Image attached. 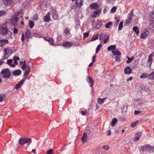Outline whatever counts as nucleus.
<instances>
[{"instance_id": "30", "label": "nucleus", "mask_w": 154, "mask_h": 154, "mask_svg": "<svg viewBox=\"0 0 154 154\" xmlns=\"http://www.w3.org/2000/svg\"><path fill=\"white\" fill-rule=\"evenodd\" d=\"M140 77L141 79L146 78L147 77L148 78L149 74L146 73H143L140 75Z\"/></svg>"}, {"instance_id": "58", "label": "nucleus", "mask_w": 154, "mask_h": 154, "mask_svg": "<svg viewBox=\"0 0 154 154\" xmlns=\"http://www.w3.org/2000/svg\"><path fill=\"white\" fill-rule=\"evenodd\" d=\"M61 35H59L58 36H57V41H58V40H60L61 39H62V37H61Z\"/></svg>"}, {"instance_id": "48", "label": "nucleus", "mask_w": 154, "mask_h": 154, "mask_svg": "<svg viewBox=\"0 0 154 154\" xmlns=\"http://www.w3.org/2000/svg\"><path fill=\"white\" fill-rule=\"evenodd\" d=\"M83 38L87 37L89 35V33L88 32H85L83 34Z\"/></svg>"}, {"instance_id": "56", "label": "nucleus", "mask_w": 154, "mask_h": 154, "mask_svg": "<svg viewBox=\"0 0 154 154\" xmlns=\"http://www.w3.org/2000/svg\"><path fill=\"white\" fill-rule=\"evenodd\" d=\"M38 19V16L37 14H35L33 16V19L35 20H37Z\"/></svg>"}, {"instance_id": "7", "label": "nucleus", "mask_w": 154, "mask_h": 154, "mask_svg": "<svg viewBox=\"0 0 154 154\" xmlns=\"http://www.w3.org/2000/svg\"><path fill=\"white\" fill-rule=\"evenodd\" d=\"M149 23L154 26V11L152 12L150 15Z\"/></svg>"}, {"instance_id": "38", "label": "nucleus", "mask_w": 154, "mask_h": 154, "mask_svg": "<svg viewBox=\"0 0 154 154\" xmlns=\"http://www.w3.org/2000/svg\"><path fill=\"white\" fill-rule=\"evenodd\" d=\"M123 22H120L118 27V29L119 30H121L123 28Z\"/></svg>"}, {"instance_id": "43", "label": "nucleus", "mask_w": 154, "mask_h": 154, "mask_svg": "<svg viewBox=\"0 0 154 154\" xmlns=\"http://www.w3.org/2000/svg\"><path fill=\"white\" fill-rule=\"evenodd\" d=\"M148 151L150 153L154 152V146H152L150 149H149Z\"/></svg>"}, {"instance_id": "5", "label": "nucleus", "mask_w": 154, "mask_h": 154, "mask_svg": "<svg viewBox=\"0 0 154 154\" xmlns=\"http://www.w3.org/2000/svg\"><path fill=\"white\" fill-rule=\"evenodd\" d=\"M129 17L126 21L125 23L127 25H129L131 22L132 20V17L134 16L133 15V11H131L130 12L129 14Z\"/></svg>"}, {"instance_id": "11", "label": "nucleus", "mask_w": 154, "mask_h": 154, "mask_svg": "<svg viewBox=\"0 0 154 154\" xmlns=\"http://www.w3.org/2000/svg\"><path fill=\"white\" fill-rule=\"evenodd\" d=\"M82 3V0H76L75 4L76 7L79 8L83 5Z\"/></svg>"}, {"instance_id": "57", "label": "nucleus", "mask_w": 154, "mask_h": 154, "mask_svg": "<svg viewBox=\"0 0 154 154\" xmlns=\"http://www.w3.org/2000/svg\"><path fill=\"white\" fill-rule=\"evenodd\" d=\"M96 57L95 55H94L93 56L92 59V62H94L96 61L95 59H96Z\"/></svg>"}, {"instance_id": "31", "label": "nucleus", "mask_w": 154, "mask_h": 154, "mask_svg": "<svg viewBox=\"0 0 154 154\" xmlns=\"http://www.w3.org/2000/svg\"><path fill=\"white\" fill-rule=\"evenodd\" d=\"M133 30L134 32L137 35H138L139 33V31L138 27L135 26L133 28Z\"/></svg>"}, {"instance_id": "22", "label": "nucleus", "mask_w": 154, "mask_h": 154, "mask_svg": "<svg viewBox=\"0 0 154 154\" xmlns=\"http://www.w3.org/2000/svg\"><path fill=\"white\" fill-rule=\"evenodd\" d=\"M8 49H4V55L3 57L2 60H4L6 59L8 57V53L7 52V51Z\"/></svg>"}, {"instance_id": "9", "label": "nucleus", "mask_w": 154, "mask_h": 154, "mask_svg": "<svg viewBox=\"0 0 154 154\" xmlns=\"http://www.w3.org/2000/svg\"><path fill=\"white\" fill-rule=\"evenodd\" d=\"M52 15L53 18L54 20H57L58 18V15L57 14V11L56 10H52Z\"/></svg>"}, {"instance_id": "64", "label": "nucleus", "mask_w": 154, "mask_h": 154, "mask_svg": "<svg viewBox=\"0 0 154 154\" xmlns=\"http://www.w3.org/2000/svg\"><path fill=\"white\" fill-rule=\"evenodd\" d=\"M128 107L127 106H123V110L126 111Z\"/></svg>"}, {"instance_id": "4", "label": "nucleus", "mask_w": 154, "mask_h": 154, "mask_svg": "<svg viewBox=\"0 0 154 154\" xmlns=\"http://www.w3.org/2000/svg\"><path fill=\"white\" fill-rule=\"evenodd\" d=\"M19 142L21 145H22L26 143H29V144H30L32 142V139L29 138H20L19 139Z\"/></svg>"}, {"instance_id": "12", "label": "nucleus", "mask_w": 154, "mask_h": 154, "mask_svg": "<svg viewBox=\"0 0 154 154\" xmlns=\"http://www.w3.org/2000/svg\"><path fill=\"white\" fill-rule=\"evenodd\" d=\"M124 72L125 74H130L131 73L132 70L130 67L127 66L125 68Z\"/></svg>"}, {"instance_id": "23", "label": "nucleus", "mask_w": 154, "mask_h": 154, "mask_svg": "<svg viewBox=\"0 0 154 154\" xmlns=\"http://www.w3.org/2000/svg\"><path fill=\"white\" fill-rule=\"evenodd\" d=\"M21 71L20 70L18 69L13 71L12 73L14 75H19L21 74Z\"/></svg>"}, {"instance_id": "46", "label": "nucleus", "mask_w": 154, "mask_h": 154, "mask_svg": "<svg viewBox=\"0 0 154 154\" xmlns=\"http://www.w3.org/2000/svg\"><path fill=\"white\" fill-rule=\"evenodd\" d=\"M12 62H13V60L12 59L8 60H7V64H8V65H9L10 66V65L12 64Z\"/></svg>"}, {"instance_id": "29", "label": "nucleus", "mask_w": 154, "mask_h": 154, "mask_svg": "<svg viewBox=\"0 0 154 154\" xmlns=\"http://www.w3.org/2000/svg\"><path fill=\"white\" fill-rule=\"evenodd\" d=\"M148 79L151 80H154V72L149 74Z\"/></svg>"}, {"instance_id": "18", "label": "nucleus", "mask_w": 154, "mask_h": 154, "mask_svg": "<svg viewBox=\"0 0 154 154\" xmlns=\"http://www.w3.org/2000/svg\"><path fill=\"white\" fill-rule=\"evenodd\" d=\"M26 70L24 72V76L26 77L29 74L30 71V68L29 66H27Z\"/></svg>"}, {"instance_id": "40", "label": "nucleus", "mask_w": 154, "mask_h": 154, "mask_svg": "<svg viewBox=\"0 0 154 154\" xmlns=\"http://www.w3.org/2000/svg\"><path fill=\"white\" fill-rule=\"evenodd\" d=\"M105 34L101 33L99 35V40H103V38L105 37Z\"/></svg>"}, {"instance_id": "55", "label": "nucleus", "mask_w": 154, "mask_h": 154, "mask_svg": "<svg viewBox=\"0 0 154 154\" xmlns=\"http://www.w3.org/2000/svg\"><path fill=\"white\" fill-rule=\"evenodd\" d=\"M103 148L105 150H108L109 149V147L107 145H105L103 147Z\"/></svg>"}, {"instance_id": "35", "label": "nucleus", "mask_w": 154, "mask_h": 154, "mask_svg": "<svg viewBox=\"0 0 154 154\" xmlns=\"http://www.w3.org/2000/svg\"><path fill=\"white\" fill-rule=\"evenodd\" d=\"M45 39L46 41L50 43L53 45V40L51 38H45Z\"/></svg>"}, {"instance_id": "61", "label": "nucleus", "mask_w": 154, "mask_h": 154, "mask_svg": "<svg viewBox=\"0 0 154 154\" xmlns=\"http://www.w3.org/2000/svg\"><path fill=\"white\" fill-rule=\"evenodd\" d=\"M141 111L139 110L138 111H135L134 112V113L135 115H137L138 114V113H140Z\"/></svg>"}, {"instance_id": "14", "label": "nucleus", "mask_w": 154, "mask_h": 154, "mask_svg": "<svg viewBox=\"0 0 154 154\" xmlns=\"http://www.w3.org/2000/svg\"><path fill=\"white\" fill-rule=\"evenodd\" d=\"M135 134V136L134 139V141H137L139 139L140 137L142 135V132H139L138 133H136Z\"/></svg>"}, {"instance_id": "17", "label": "nucleus", "mask_w": 154, "mask_h": 154, "mask_svg": "<svg viewBox=\"0 0 154 154\" xmlns=\"http://www.w3.org/2000/svg\"><path fill=\"white\" fill-rule=\"evenodd\" d=\"M51 13L50 12H48L47 14L45 16V18L44 20V21L48 22L50 20V16Z\"/></svg>"}, {"instance_id": "28", "label": "nucleus", "mask_w": 154, "mask_h": 154, "mask_svg": "<svg viewBox=\"0 0 154 154\" xmlns=\"http://www.w3.org/2000/svg\"><path fill=\"white\" fill-rule=\"evenodd\" d=\"M152 59L151 57L150 56L148 57V58L147 62L148 65L149 64V66H150L152 63Z\"/></svg>"}, {"instance_id": "50", "label": "nucleus", "mask_w": 154, "mask_h": 154, "mask_svg": "<svg viewBox=\"0 0 154 154\" xmlns=\"http://www.w3.org/2000/svg\"><path fill=\"white\" fill-rule=\"evenodd\" d=\"M27 66H26V64H23V66L21 67V69L23 70H24L25 69H26Z\"/></svg>"}, {"instance_id": "44", "label": "nucleus", "mask_w": 154, "mask_h": 154, "mask_svg": "<svg viewBox=\"0 0 154 154\" xmlns=\"http://www.w3.org/2000/svg\"><path fill=\"white\" fill-rule=\"evenodd\" d=\"M65 33L68 34L69 33V29L68 28H66L64 30Z\"/></svg>"}, {"instance_id": "62", "label": "nucleus", "mask_w": 154, "mask_h": 154, "mask_svg": "<svg viewBox=\"0 0 154 154\" xmlns=\"http://www.w3.org/2000/svg\"><path fill=\"white\" fill-rule=\"evenodd\" d=\"M14 60L17 61V60H19L20 58L18 57H15L14 58Z\"/></svg>"}, {"instance_id": "60", "label": "nucleus", "mask_w": 154, "mask_h": 154, "mask_svg": "<svg viewBox=\"0 0 154 154\" xmlns=\"http://www.w3.org/2000/svg\"><path fill=\"white\" fill-rule=\"evenodd\" d=\"M152 146H150L149 145L147 144L145 146V148H148V149H150V147H152Z\"/></svg>"}, {"instance_id": "37", "label": "nucleus", "mask_w": 154, "mask_h": 154, "mask_svg": "<svg viewBox=\"0 0 154 154\" xmlns=\"http://www.w3.org/2000/svg\"><path fill=\"white\" fill-rule=\"evenodd\" d=\"M102 47V45L100 44L96 48V53H98L99 51H100V49Z\"/></svg>"}, {"instance_id": "3", "label": "nucleus", "mask_w": 154, "mask_h": 154, "mask_svg": "<svg viewBox=\"0 0 154 154\" xmlns=\"http://www.w3.org/2000/svg\"><path fill=\"white\" fill-rule=\"evenodd\" d=\"M2 77L3 78L9 79L11 75V72L8 69H5L2 70L1 72Z\"/></svg>"}, {"instance_id": "49", "label": "nucleus", "mask_w": 154, "mask_h": 154, "mask_svg": "<svg viewBox=\"0 0 154 154\" xmlns=\"http://www.w3.org/2000/svg\"><path fill=\"white\" fill-rule=\"evenodd\" d=\"M127 58L128 59V60L126 61V63H131L132 61V60L131 59V58L129 57L128 56H127Z\"/></svg>"}, {"instance_id": "33", "label": "nucleus", "mask_w": 154, "mask_h": 154, "mask_svg": "<svg viewBox=\"0 0 154 154\" xmlns=\"http://www.w3.org/2000/svg\"><path fill=\"white\" fill-rule=\"evenodd\" d=\"M117 122V120L116 118H113L111 122V125L112 127L114 126L116 123Z\"/></svg>"}, {"instance_id": "59", "label": "nucleus", "mask_w": 154, "mask_h": 154, "mask_svg": "<svg viewBox=\"0 0 154 154\" xmlns=\"http://www.w3.org/2000/svg\"><path fill=\"white\" fill-rule=\"evenodd\" d=\"M115 19H116V26H117V25L118 24L120 20L118 19V18L117 17H116Z\"/></svg>"}, {"instance_id": "36", "label": "nucleus", "mask_w": 154, "mask_h": 154, "mask_svg": "<svg viewBox=\"0 0 154 154\" xmlns=\"http://www.w3.org/2000/svg\"><path fill=\"white\" fill-rule=\"evenodd\" d=\"M102 23L101 22H99L95 26V28L96 29H99L102 25Z\"/></svg>"}, {"instance_id": "52", "label": "nucleus", "mask_w": 154, "mask_h": 154, "mask_svg": "<svg viewBox=\"0 0 154 154\" xmlns=\"http://www.w3.org/2000/svg\"><path fill=\"white\" fill-rule=\"evenodd\" d=\"M53 151V149H50L47 152V154H52Z\"/></svg>"}, {"instance_id": "26", "label": "nucleus", "mask_w": 154, "mask_h": 154, "mask_svg": "<svg viewBox=\"0 0 154 154\" xmlns=\"http://www.w3.org/2000/svg\"><path fill=\"white\" fill-rule=\"evenodd\" d=\"M104 36L103 42L104 43L106 44L108 42L109 37L108 35L106 34H105Z\"/></svg>"}, {"instance_id": "34", "label": "nucleus", "mask_w": 154, "mask_h": 154, "mask_svg": "<svg viewBox=\"0 0 154 154\" xmlns=\"http://www.w3.org/2000/svg\"><path fill=\"white\" fill-rule=\"evenodd\" d=\"M34 23L31 20H29V27L31 29H32L33 27L34 26Z\"/></svg>"}, {"instance_id": "42", "label": "nucleus", "mask_w": 154, "mask_h": 154, "mask_svg": "<svg viewBox=\"0 0 154 154\" xmlns=\"http://www.w3.org/2000/svg\"><path fill=\"white\" fill-rule=\"evenodd\" d=\"M6 12L5 11H0V17L5 14Z\"/></svg>"}, {"instance_id": "51", "label": "nucleus", "mask_w": 154, "mask_h": 154, "mask_svg": "<svg viewBox=\"0 0 154 154\" xmlns=\"http://www.w3.org/2000/svg\"><path fill=\"white\" fill-rule=\"evenodd\" d=\"M115 60L118 62L120 61V57H119L116 56L115 57Z\"/></svg>"}, {"instance_id": "63", "label": "nucleus", "mask_w": 154, "mask_h": 154, "mask_svg": "<svg viewBox=\"0 0 154 154\" xmlns=\"http://www.w3.org/2000/svg\"><path fill=\"white\" fill-rule=\"evenodd\" d=\"M87 112L86 110L85 111H81V113L83 115H85L86 114V112Z\"/></svg>"}, {"instance_id": "27", "label": "nucleus", "mask_w": 154, "mask_h": 154, "mask_svg": "<svg viewBox=\"0 0 154 154\" xmlns=\"http://www.w3.org/2000/svg\"><path fill=\"white\" fill-rule=\"evenodd\" d=\"M71 45L72 44L70 42H66L63 45V46L66 47L68 48L70 47Z\"/></svg>"}, {"instance_id": "15", "label": "nucleus", "mask_w": 154, "mask_h": 154, "mask_svg": "<svg viewBox=\"0 0 154 154\" xmlns=\"http://www.w3.org/2000/svg\"><path fill=\"white\" fill-rule=\"evenodd\" d=\"M25 35L26 39L31 38L32 37L31 35V32L29 30H27L25 32Z\"/></svg>"}, {"instance_id": "16", "label": "nucleus", "mask_w": 154, "mask_h": 154, "mask_svg": "<svg viewBox=\"0 0 154 154\" xmlns=\"http://www.w3.org/2000/svg\"><path fill=\"white\" fill-rule=\"evenodd\" d=\"M3 2L7 5H11L13 4V0H3Z\"/></svg>"}, {"instance_id": "8", "label": "nucleus", "mask_w": 154, "mask_h": 154, "mask_svg": "<svg viewBox=\"0 0 154 154\" xmlns=\"http://www.w3.org/2000/svg\"><path fill=\"white\" fill-rule=\"evenodd\" d=\"M87 81L88 83L89 84L90 86L91 87H92L94 85V81H93L92 78L90 76H88Z\"/></svg>"}, {"instance_id": "10", "label": "nucleus", "mask_w": 154, "mask_h": 154, "mask_svg": "<svg viewBox=\"0 0 154 154\" xmlns=\"http://www.w3.org/2000/svg\"><path fill=\"white\" fill-rule=\"evenodd\" d=\"M101 12V11L100 9H98L94 11L93 12L94 14L92 15V17L94 18L96 17L99 15Z\"/></svg>"}, {"instance_id": "19", "label": "nucleus", "mask_w": 154, "mask_h": 154, "mask_svg": "<svg viewBox=\"0 0 154 154\" xmlns=\"http://www.w3.org/2000/svg\"><path fill=\"white\" fill-rule=\"evenodd\" d=\"M87 134L85 133H84L82 138V141L83 143L87 141Z\"/></svg>"}, {"instance_id": "39", "label": "nucleus", "mask_w": 154, "mask_h": 154, "mask_svg": "<svg viewBox=\"0 0 154 154\" xmlns=\"http://www.w3.org/2000/svg\"><path fill=\"white\" fill-rule=\"evenodd\" d=\"M98 34H97L95 35V36H94L92 37L91 38V41H94L96 40H97L98 39Z\"/></svg>"}, {"instance_id": "6", "label": "nucleus", "mask_w": 154, "mask_h": 154, "mask_svg": "<svg viewBox=\"0 0 154 154\" xmlns=\"http://www.w3.org/2000/svg\"><path fill=\"white\" fill-rule=\"evenodd\" d=\"M9 41L7 39H2L0 40V46L1 47H3L5 45L8 43Z\"/></svg>"}, {"instance_id": "54", "label": "nucleus", "mask_w": 154, "mask_h": 154, "mask_svg": "<svg viewBox=\"0 0 154 154\" xmlns=\"http://www.w3.org/2000/svg\"><path fill=\"white\" fill-rule=\"evenodd\" d=\"M18 30L16 27L14 28L13 33L14 34H16L18 32Z\"/></svg>"}, {"instance_id": "21", "label": "nucleus", "mask_w": 154, "mask_h": 154, "mask_svg": "<svg viewBox=\"0 0 154 154\" xmlns=\"http://www.w3.org/2000/svg\"><path fill=\"white\" fill-rule=\"evenodd\" d=\"M91 8L92 9H96L98 7V5L96 3H93L90 5Z\"/></svg>"}, {"instance_id": "47", "label": "nucleus", "mask_w": 154, "mask_h": 154, "mask_svg": "<svg viewBox=\"0 0 154 154\" xmlns=\"http://www.w3.org/2000/svg\"><path fill=\"white\" fill-rule=\"evenodd\" d=\"M116 7H113L111 8V11L112 13H114L116 11Z\"/></svg>"}, {"instance_id": "13", "label": "nucleus", "mask_w": 154, "mask_h": 154, "mask_svg": "<svg viewBox=\"0 0 154 154\" xmlns=\"http://www.w3.org/2000/svg\"><path fill=\"white\" fill-rule=\"evenodd\" d=\"M25 79H22L15 86V88L16 89H17L20 88L24 83L25 81Z\"/></svg>"}, {"instance_id": "1", "label": "nucleus", "mask_w": 154, "mask_h": 154, "mask_svg": "<svg viewBox=\"0 0 154 154\" xmlns=\"http://www.w3.org/2000/svg\"><path fill=\"white\" fill-rule=\"evenodd\" d=\"M20 14V17H22L23 16V11H21L19 12L16 13L11 18V23L14 26H16L19 24V19L18 17L19 15Z\"/></svg>"}, {"instance_id": "20", "label": "nucleus", "mask_w": 154, "mask_h": 154, "mask_svg": "<svg viewBox=\"0 0 154 154\" xmlns=\"http://www.w3.org/2000/svg\"><path fill=\"white\" fill-rule=\"evenodd\" d=\"M149 32L148 31H146L143 33L142 34L140 38L143 39L145 38H146L148 35L149 34Z\"/></svg>"}, {"instance_id": "32", "label": "nucleus", "mask_w": 154, "mask_h": 154, "mask_svg": "<svg viewBox=\"0 0 154 154\" xmlns=\"http://www.w3.org/2000/svg\"><path fill=\"white\" fill-rule=\"evenodd\" d=\"M116 51H115L113 50L112 51V52L114 55H121V53L120 52L118 51L117 49H116Z\"/></svg>"}, {"instance_id": "25", "label": "nucleus", "mask_w": 154, "mask_h": 154, "mask_svg": "<svg viewBox=\"0 0 154 154\" xmlns=\"http://www.w3.org/2000/svg\"><path fill=\"white\" fill-rule=\"evenodd\" d=\"M106 99V98H105L103 99L98 98L97 100V103L99 104H102L104 102V100Z\"/></svg>"}, {"instance_id": "24", "label": "nucleus", "mask_w": 154, "mask_h": 154, "mask_svg": "<svg viewBox=\"0 0 154 154\" xmlns=\"http://www.w3.org/2000/svg\"><path fill=\"white\" fill-rule=\"evenodd\" d=\"M116 46L115 45H112L109 46L107 48V50L108 51H110L111 50L113 51L116 49Z\"/></svg>"}, {"instance_id": "53", "label": "nucleus", "mask_w": 154, "mask_h": 154, "mask_svg": "<svg viewBox=\"0 0 154 154\" xmlns=\"http://www.w3.org/2000/svg\"><path fill=\"white\" fill-rule=\"evenodd\" d=\"M21 41L22 42H23L25 40V35L23 33L22 34V37L21 38Z\"/></svg>"}, {"instance_id": "45", "label": "nucleus", "mask_w": 154, "mask_h": 154, "mask_svg": "<svg viewBox=\"0 0 154 154\" xmlns=\"http://www.w3.org/2000/svg\"><path fill=\"white\" fill-rule=\"evenodd\" d=\"M138 121H135V122L134 123H133L131 125V126L132 128H134L136 125L138 123Z\"/></svg>"}, {"instance_id": "41", "label": "nucleus", "mask_w": 154, "mask_h": 154, "mask_svg": "<svg viewBox=\"0 0 154 154\" xmlns=\"http://www.w3.org/2000/svg\"><path fill=\"white\" fill-rule=\"evenodd\" d=\"M112 24V23L111 22H109L106 24L105 27L106 28L108 29L109 28V26Z\"/></svg>"}, {"instance_id": "2", "label": "nucleus", "mask_w": 154, "mask_h": 154, "mask_svg": "<svg viewBox=\"0 0 154 154\" xmlns=\"http://www.w3.org/2000/svg\"><path fill=\"white\" fill-rule=\"evenodd\" d=\"M0 32L4 35L6 34H9L11 33L9 30L7 26L5 23H3L0 26Z\"/></svg>"}]
</instances>
